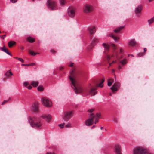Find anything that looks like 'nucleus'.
Wrapping results in <instances>:
<instances>
[{
	"label": "nucleus",
	"instance_id": "nucleus-1",
	"mask_svg": "<svg viewBox=\"0 0 154 154\" xmlns=\"http://www.w3.org/2000/svg\"><path fill=\"white\" fill-rule=\"evenodd\" d=\"M74 71L73 70L70 72L71 76H69V79L71 83V86L76 94H81L83 96L88 95L89 94L93 96L97 93L96 88L91 89L88 93V90L86 88H82L78 82L74 75Z\"/></svg>",
	"mask_w": 154,
	"mask_h": 154
},
{
	"label": "nucleus",
	"instance_id": "nucleus-2",
	"mask_svg": "<svg viewBox=\"0 0 154 154\" xmlns=\"http://www.w3.org/2000/svg\"><path fill=\"white\" fill-rule=\"evenodd\" d=\"M28 122L30 124L31 126L32 127L39 128L42 125V123L41 121L35 117H29Z\"/></svg>",
	"mask_w": 154,
	"mask_h": 154
},
{
	"label": "nucleus",
	"instance_id": "nucleus-3",
	"mask_svg": "<svg viewBox=\"0 0 154 154\" xmlns=\"http://www.w3.org/2000/svg\"><path fill=\"white\" fill-rule=\"evenodd\" d=\"M94 110V108H91L88 110V112L90 113V114H88L89 116V118L85 122V124L87 126L91 125L94 123V119L95 117V116L93 113H91Z\"/></svg>",
	"mask_w": 154,
	"mask_h": 154
},
{
	"label": "nucleus",
	"instance_id": "nucleus-4",
	"mask_svg": "<svg viewBox=\"0 0 154 154\" xmlns=\"http://www.w3.org/2000/svg\"><path fill=\"white\" fill-rule=\"evenodd\" d=\"M133 154H152L147 152L146 149L142 147H139L134 148Z\"/></svg>",
	"mask_w": 154,
	"mask_h": 154
},
{
	"label": "nucleus",
	"instance_id": "nucleus-5",
	"mask_svg": "<svg viewBox=\"0 0 154 154\" xmlns=\"http://www.w3.org/2000/svg\"><path fill=\"white\" fill-rule=\"evenodd\" d=\"M43 105L46 107L49 108L52 106V103L50 100L46 97H42L41 99Z\"/></svg>",
	"mask_w": 154,
	"mask_h": 154
},
{
	"label": "nucleus",
	"instance_id": "nucleus-6",
	"mask_svg": "<svg viewBox=\"0 0 154 154\" xmlns=\"http://www.w3.org/2000/svg\"><path fill=\"white\" fill-rule=\"evenodd\" d=\"M46 5L48 8L50 10H53L56 8V4L54 1L48 0L46 3Z\"/></svg>",
	"mask_w": 154,
	"mask_h": 154
},
{
	"label": "nucleus",
	"instance_id": "nucleus-7",
	"mask_svg": "<svg viewBox=\"0 0 154 154\" xmlns=\"http://www.w3.org/2000/svg\"><path fill=\"white\" fill-rule=\"evenodd\" d=\"M93 10V6L91 5H85L83 7V11L86 13H89L91 12Z\"/></svg>",
	"mask_w": 154,
	"mask_h": 154
},
{
	"label": "nucleus",
	"instance_id": "nucleus-8",
	"mask_svg": "<svg viewBox=\"0 0 154 154\" xmlns=\"http://www.w3.org/2000/svg\"><path fill=\"white\" fill-rule=\"evenodd\" d=\"M30 110L33 113H37L39 112L38 103L35 102L31 106Z\"/></svg>",
	"mask_w": 154,
	"mask_h": 154
},
{
	"label": "nucleus",
	"instance_id": "nucleus-9",
	"mask_svg": "<svg viewBox=\"0 0 154 154\" xmlns=\"http://www.w3.org/2000/svg\"><path fill=\"white\" fill-rule=\"evenodd\" d=\"M75 9L74 8H69L67 11L68 15L71 17H74L75 15Z\"/></svg>",
	"mask_w": 154,
	"mask_h": 154
},
{
	"label": "nucleus",
	"instance_id": "nucleus-10",
	"mask_svg": "<svg viewBox=\"0 0 154 154\" xmlns=\"http://www.w3.org/2000/svg\"><path fill=\"white\" fill-rule=\"evenodd\" d=\"M72 111H69L65 112L63 118L64 120H67L70 118L72 116Z\"/></svg>",
	"mask_w": 154,
	"mask_h": 154
},
{
	"label": "nucleus",
	"instance_id": "nucleus-11",
	"mask_svg": "<svg viewBox=\"0 0 154 154\" xmlns=\"http://www.w3.org/2000/svg\"><path fill=\"white\" fill-rule=\"evenodd\" d=\"M120 84L119 83L116 82L114 83L112 86L110 88L112 92L117 91L118 88L119 87Z\"/></svg>",
	"mask_w": 154,
	"mask_h": 154
},
{
	"label": "nucleus",
	"instance_id": "nucleus-12",
	"mask_svg": "<svg viewBox=\"0 0 154 154\" xmlns=\"http://www.w3.org/2000/svg\"><path fill=\"white\" fill-rule=\"evenodd\" d=\"M96 29L94 26H91L87 29V31L88 33L91 34H93L96 32Z\"/></svg>",
	"mask_w": 154,
	"mask_h": 154
},
{
	"label": "nucleus",
	"instance_id": "nucleus-13",
	"mask_svg": "<svg viewBox=\"0 0 154 154\" xmlns=\"http://www.w3.org/2000/svg\"><path fill=\"white\" fill-rule=\"evenodd\" d=\"M42 118L46 122H49L51 119V116L49 114H44L42 116Z\"/></svg>",
	"mask_w": 154,
	"mask_h": 154
},
{
	"label": "nucleus",
	"instance_id": "nucleus-14",
	"mask_svg": "<svg viewBox=\"0 0 154 154\" xmlns=\"http://www.w3.org/2000/svg\"><path fill=\"white\" fill-rule=\"evenodd\" d=\"M115 152L116 154H122L121 149L120 145L118 144L116 145L115 147Z\"/></svg>",
	"mask_w": 154,
	"mask_h": 154
},
{
	"label": "nucleus",
	"instance_id": "nucleus-15",
	"mask_svg": "<svg viewBox=\"0 0 154 154\" xmlns=\"http://www.w3.org/2000/svg\"><path fill=\"white\" fill-rule=\"evenodd\" d=\"M142 10V6L141 5L138 6L137 7L135 10V12L137 16L140 15V13Z\"/></svg>",
	"mask_w": 154,
	"mask_h": 154
},
{
	"label": "nucleus",
	"instance_id": "nucleus-16",
	"mask_svg": "<svg viewBox=\"0 0 154 154\" xmlns=\"http://www.w3.org/2000/svg\"><path fill=\"white\" fill-rule=\"evenodd\" d=\"M136 42L134 39H131L128 42V45L133 46L135 45Z\"/></svg>",
	"mask_w": 154,
	"mask_h": 154
},
{
	"label": "nucleus",
	"instance_id": "nucleus-17",
	"mask_svg": "<svg viewBox=\"0 0 154 154\" xmlns=\"http://www.w3.org/2000/svg\"><path fill=\"white\" fill-rule=\"evenodd\" d=\"M99 39L97 38H94L92 40V42L91 44L92 46L94 45L96 42H98Z\"/></svg>",
	"mask_w": 154,
	"mask_h": 154
},
{
	"label": "nucleus",
	"instance_id": "nucleus-18",
	"mask_svg": "<svg viewBox=\"0 0 154 154\" xmlns=\"http://www.w3.org/2000/svg\"><path fill=\"white\" fill-rule=\"evenodd\" d=\"M103 46L104 47V48L105 51H108L109 48V45L106 43H103Z\"/></svg>",
	"mask_w": 154,
	"mask_h": 154
},
{
	"label": "nucleus",
	"instance_id": "nucleus-19",
	"mask_svg": "<svg viewBox=\"0 0 154 154\" xmlns=\"http://www.w3.org/2000/svg\"><path fill=\"white\" fill-rule=\"evenodd\" d=\"M109 35L116 42H117L119 38V37L114 36L112 33L110 34Z\"/></svg>",
	"mask_w": 154,
	"mask_h": 154
},
{
	"label": "nucleus",
	"instance_id": "nucleus-20",
	"mask_svg": "<svg viewBox=\"0 0 154 154\" xmlns=\"http://www.w3.org/2000/svg\"><path fill=\"white\" fill-rule=\"evenodd\" d=\"M15 43L16 42L15 41H11L8 42V45L10 48H11Z\"/></svg>",
	"mask_w": 154,
	"mask_h": 154
},
{
	"label": "nucleus",
	"instance_id": "nucleus-21",
	"mask_svg": "<svg viewBox=\"0 0 154 154\" xmlns=\"http://www.w3.org/2000/svg\"><path fill=\"white\" fill-rule=\"evenodd\" d=\"M31 84L34 87H36L38 85V82L37 81H32L31 83Z\"/></svg>",
	"mask_w": 154,
	"mask_h": 154
},
{
	"label": "nucleus",
	"instance_id": "nucleus-22",
	"mask_svg": "<svg viewBox=\"0 0 154 154\" xmlns=\"http://www.w3.org/2000/svg\"><path fill=\"white\" fill-rule=\"evenodd\" d=\"M113 82V81L112 79L111 78L109 79L108 80V86H111Z\"/></svg>",
	"mask_w": 154,
	"mask_h": 154
},
{
	"label": "nucleus",
	"instance_id": "nucleus-23",
	"mask_svg": "<svg viewBox=\"0 0 154 154\" xmlns=\"http://www.w3.org/2000/svg\"><path fill=\"white\" fill-rule=\"evenodd\" d=\"M148 24L149 25H151L154 22V17H153L151 19L148 20Z\"/></svg>",
	"mask_w": 154,
	"mask_h": 154
},
{
	"label": "nucleus",
	"instance_id": "nucleus-24",
	"mask_svg": "<svg viewBox=\"0 0 154 154\" xmlns=\"http://www.w3.org/2000/svg\"><path fill=\"white\" fill-rule=\"evenodd\" d=\"M123 28V27H118L114 30V32L116 33H118Z\"/></svg>",
	"mask_w": 154,
	"mask_h": 154
},
{
	"label": "nucleus",
	"instance_id": "nucleus-25",
	"mask_svg": "<svg viewBox=\"0 0 154 154\" xmlns=\"http://www.w3.org/2000/svg\"><path fill=\"white\" fill-rule=\"evenodd\" d=\"M27 40L30 42H33L35 40L34 39L30 36L27 38Z\"/></svg>",
	"mask_w": 154,
	"mask_h": 154
},
{
	"label": "nucleus",
	"instance_id": "nucleus-26",
	"mask_svg": "<svg viewBox=\"0 0 154 154\" xmlns=\"http://www.w3.org/2000/svg\"><path fill=\"white\" fill-rule=\"evenodd\" d=\"M113 54L109 55H107L106 56V59L108 61V63H109V61L110 60L111 57H113Z\"/></svg>",
	"mask_w": 154,
	"mask_h": 154
},
{
	"label": "nucleus",
	"instance_id": "nucleus-27",
	"mask_svg": "<svg viewBox=\"0 0 154 154\" xmlns=\"http://www.w3.org/2000/svg\"><path fill=\"white\" fill-rule=\"evenodd\" d=\"M66 3L65 0H60V4L61 5H64Z\"/></svg>",
	"mask_w": 154,
	"mask_h": 154
},
{
	"label": "nucleus",
	"instance_id": "nucleus-28",
	"mask_svg": "<svg viewBox=\"0 0 154 154\" xmlns=\"http://www.w3.org/2000/svg\"><path fill=\"white\" fill-rule=\"evenodd\" d=\"M104 79L102 80L101 81V82L98 85V86L100 87H102L103 85L102 84L104 82Z\"/></svg>",
	"mask_w": 154,
	"mask_h": 154
},
{
	"label": "nucleus",
	"instance_id": "nucleus-29",
	"mask_svg": "<svg viewBox=\"0 0 154 154\" xmlns=\"http://www.w3.org/2000/svg\"><path fill=\"white\" fill-rule=\"evenodd\" d=\"M37 89H38V91H42L43 90V87L42 86H39L37 88Z\"/></svg>",
	"mask_w": 154,
	"mask_h": 154
},
{
	"label": "nucleus",
	"instance_id": "nucleus-30",
	"mask_svg": "<svg viewBox=\"0 0 154 154\" xmlns=\"http://www.w3.org/2000/svg\"><path fill=\"white\" fill-rule=\"evenodd\" d=\"M29 52L32 56H35L37 54L36 53H34L30 50H29Z\"/></svg>",
	"mask_w": 154,
	"mask_h": 154
},
{
	"label": "nucleus",
	"instance_id": "nucleus-31",
	"mask_svg": "<svg viewBox=\"0 0 154 154\" xmlns=\"http://www.w3.org/2000/svg\"><path fill=\"white\" fill-rule=\"evenodd\" d=\"M35 64V63H30V64H22V65L23 66H32V65H34Z\"/></svg>",
	"mask_w": 154,
	"mask_h": 154
},
{
	"label": "nucleus",
	"instance_id": "nucleus-32",
	"mask_svg": "<svg viewBox=\"0 0 154 154\" xmlns=\"http://www.w3.org/2000/svg\"><path fill=\"white\" fill-rule=\"evenodd\" d=\"M121 63L122 64L124 65L126 63V60L125 59H123L121 61Z\"/></svg>",
	"mask_w": 154,
	"mask_h": 154
},
{
	"label": "nucleus",
	"instance_id": "nucleus-33",
	"mask_svg": "<svg viewBox=\"0 0 154 154\" xmlns=\"http://www.w3.org/2000/svg\"><path fill=\"white\" fill-rule=\"evenodd\" d=\"M72 127L71 124L70 123H68L66 124L65 125V127L66 128H70Z\"/></svg>",
	"mask_w": 154,
	"mask_h": 154
},
{
	"label": "nucleus",
	"instance_id": "nucleus-34",
	"mask_svg": "<svg viewBox=\"0 0 154 154\" xmlns=\"http://www.w3.org/2000/svg\"><path fill=\"white\" fill-rule=\"evenodd\" d=\"M111 46L112 47V48H113L114 51L117 49V47L116 46V45L114 44H112Z\"/></svg>",
	"mask_w": 154,
	"mask_h": 154
},
{
	"label": "nucleus",
	"instance_id": "nucleus-35",
	"mask_svg": "<svg viewBox=\"0 0 154 154\" xmlns=\"http://www.w3.org/2000/svg\"><path fill=\"white\" fill-rule=\"evenodd\" d=\"M65 125V123H63V124H60L59 125V126L60 127V128H63Z\"/></svg>",
	"mask_w": 154,
	"mask_h": 154
},
{
	"label": "nucleus",
	"instance_id": "nucleus-36",
	"mask_svg": "<svg viewBox=\"0 0 154 154\" xmlns=\"http://www.w3.org/2000/svg\"><path fill=\"white\" fill-rule=\"evenodd\" d=\"M144 54V53H139L137 54V56L138 57H141L143 56Z\"/></svg>",
	"mask_w": 154,
	"mask_h": 154
},
{
	"label": "nucleus",
	"instance_id": "nucleus-37",
	"mask_svg": "<svg viewBox=\"0 0 154 154\" xmlns=\"http://www.w3.org/2000/svg\"><path fill=\"white\" fill-rule=\"evenodd\" d=\"M18 60L20 61L22 63H23L24 62V60L22 58H18Z\"/></svg>",
	"mask_w": 154,
	"mask_h": 154
},
{
	"label": "nucleus",
	"instance_id": "nucleus-38",
	"mask_svg": "<svg viewBox=\"0 0 154 154\" xmlns=\"http://www.w3.org/2000/svg\"><path fill=\"white\" fill-rule=\"evenodd\" d=\"M28 84H29V83L27 82H24V83H23L24 85L25 86H27V85H28Z\"/></svg>",
	"mask_w": 154,
	"mask_h": 154
},
{
	"label": "nucleus",
	"instance_id": "nucleus-39",
	"mask_svg": "<svg viewBox=\"0 0 154 154\" xmlns=\"http://www.w3.org/2000/svg\"><path fill=\"white\" fill-rule=\"evenodd\" d=\"M5 46L4 45L3 47H0V49L2 51H3L5 49Z\"/></svg>",
	"mask_w": 154,
	"mask_h": 154
},
{
	"label": "nucleus",
	"instance_id": "nucleus-40",
	"mask_svg": "<svg viewBox=\"0 0 154 154\" xmlns=\"http://www.w3.org/2000/svg\"><path fill=\"white\" fill-rule=\"evenodd\" d=\"M7 72L5 74V77H7V78H9L10 77V76H9V73H8V74H7Z\"/></svg>",
	"mask_w": 154,
	"mask_h": 154
},
{
	"label": "nucleus",
	"instance_id": "nucleus-41",
	"mask_svg": "<svg viewBox=\"0 0 154 154\" xmlns=\"http://www.w3.org/2000/svg\"><path fill=\"white\" fill-rule=\"evenodd\" d=\"M8 73H9V75H13V73L11 72H10V71H8L7 72V74H8Z\"/></svg>",
	"mask_w": 154,
	"mask_h": 154
},
{
	"label": "nucleus",
	"instance_id": "nucleus-42",
	"mask_svg": "<svg viewBox=\"0 0 154 154\" xmlns=\"http://www.w3.org/2000/svg\"><path fill=\"white\" fill-rule=\"evenodd\" d=\"M123 49L121 48H119V52L120 53H122L123 52Z\"/></svg>",
	"mask_w": 154,
	"mask_h": 154
},
{
	"label": "nucleus",
	"instance_id": "nucleus-43",
	"mask_svg": "<svg viewBox=\"0 0 154 154\" xmlns=\"http://www.w3.org/2000/svg\"><path fill=\"white\" fill-rule=\"evenodd\" d=\"M17 0H10V1L12 3H15Z\"/></svg>",
	"mask_w": 154,
	"mask_h": 154
},
{
	"label": "nucleus",
	"instance_id": "nucleus-44",
	"mask_svg": "<svg viewBox=\"0 0 154 154\" xmlns=\"http://www.w3.org/2000/svg\"><path fill=\"white\" fill-rule=\"evenodd\" d=\"M8 101V100H4L3 102L1 103V105H3L4 103L7 102Z\"/></svg>",
	"mask_w": 154,
	"mask_h": 154
},
{
	"label": "nucleus",
	"instance_id": "nucleus-45",
	"mask_svg": "<svg viewBox=\"0 0 154 154\" xmlns=\"http://www.w3.org/2000/svg\"><path fill=\"white\" fill-rule=\"evenodd\" d=\"M27 88L29 89H31L32 88V87L31 85H29L27 87Z\"/></svg>",
	"mask_w": 154,
	"mask_h": 154
},
{
	"label": "nucleus",
	"instance_id": "nucleus-46",
	"mask_svg": "<svg viewBox=\"0 0 154 154\" xmlns=\"http://www.w3.org/2000/svg\"><path fill=\"white\" fill-rule=\"evenodd\" d=\"M116 62V61H113L111 63H109V66L111 65L112 63H115Z\"/></svg>",
	"mask_w": 154,
	"mask_h": 154
},
{
	"label": "nucleus",
	"instance_id": "nucleus-47",
	"mask_svg": "<svg viewBox=\"0 0 154 154\" xmlns=\"http://www.w3.org/2000/svg\"><path fill=\"white\" fill-rule=\"evenodd\" d=\"M100 113H97L96 114V116L97 117H99L100 116Z\"/></svg>",
	"mask_w": 154,
	"mask_h": 154
},
{
	"label": "nucleus",
	"instance_id": "nucleus-48",
	"mask_svg": "<svg viewBox=\"0 0 154 154\" xmlns=\"http://www.w3.org/2000/svg\"><path fill=\"white\" fill-rule=\"evenodd\" d=\"M8 51V50L6 48H5V49L3 51H4V52H5L6 53Z\"/></svg>",
	"mask_w": 154,
	"mask_h": 154
},
{
	"label": "nucleus",
	"instance_id": "nucleus-49",
	"mask_svg": "<svg viewBox=\"0 0 154 154\" xmlns=\"http://www.w3.org/2000/svg\"><path fill=\"white\" fill-rule=\"evenodd\" d=\"M6 53L7 54H8L10 55V56H11L12 55L11 54V53H10L8 51Z\"/></svg>",
	"mask_w": 154,
	"mask_h": 154
},
{
	"label": "nucleus",
	"instance_id": "nucleus-50",
	"mask_svg": "<svg viewBox=\"0 0 154 154\" xmlns=\"http://www.w3.org/2000/svg\"><path fill=\"white\" fill-rule=\"evenodd\" d=\"M73 63H71V64L69 65V66L70 67H72L73 66Z\"/></svg>",
	"mask_w": 154,
	"mask_h": 154
},
{
	"label": "nucleus",
	"instance_id": "nucleus-51",
	"mask_svg": "<svg viewBox=\"0 0 154 154\" xmlns=\"http://www.w3.org/2000/svg\"><path fill=\"white\" fill-rule=\"evenodd\" d=\"M121 68V66H119L118 67V69H120Z\"/></svg>",
	"mask_w": 154,
	"mask_h": 154
},
{
	"label": "nucleus",
	"instance_id": "nucleus-52",
	"mask_svg": "<svg viewBox=\"0 0 154 154\" xmlns=\"http://www.w3.org/2000/svg\"><path fill=\"white\" fill-rule=\"evenodd\" d=\"M98 121L97 120V119H96L94 122L95 124L97 122H98Z\"/></svg>",
	"mask_w": 154,
	"mask_h": 154
},
{
	"label": "nucleus",
	"instance_id": "nucleus-53",
	"mask_svg": "<svg viewBox=\"0 0 154 154\" xmlns=\"http://www.w3.org/2000/svg\"><path fill=\"white\" fill-rule=\"evenodd\" d=\"M144 51L145 52H146V48H144Z\"/></svg>",
	"mask_w": 154,
	"mask_h": 154
},
{
	"label": "nucleus",
	"instance_id": "nucleus-54",
	"mask_svg": "<svg viewBox=\"0 0 154 154\" xmlns=\"http://www.w3.org/2000/svg\"><path fill=\"white\" fill-rule=\"evenodd\" d=\"M46 154H54V153H47Z\"/></svg>",
	"mask_w": 154,
	"mask_h": 154
},
{
	"label": "nucleus",
	"instance_id": "nucleus-55",
	"mask_svg": "<svg viewBox=\"0 0 154 154\" xmlns=\"http://www.w3.org/2000/svg\"><path fill=\"white\" fill-rule=\"evenodd\" d=\"M114 121V122H117V119H115Z\"/></svg>",
	"mask_w": 154,
	"mask_h": 154
},
{
	"label": "nucleus",
	"instance_id": "nucleus-56",
	"mask_svg": "<svg viewBox=\"0 0 154 154\" xmlns=\"http://www.w3.org/2000/svg\"><path fill=\"white\" fill-rule=\"evenodd\" d=\"M116 58L119 59H120L121 58H119L117 56H116Z\"/></svg>",
	"mask_w": 154,
	"mask_h": 154
},
{
	"label": "nucleus",
	"instance_id": "nucleus-57",
	"mask_svg": "<svg viewBox=\"0 0 154 154\" xmlns=\"http://www.w3.org/2000/svg\"><path fill=\"white\" fill-rule=\"evenodd\" d=\"M21 49H22V50H23V49H24V48H23V47H21Z\"/></svg>",
	"mask_w": 154,
	"mask_h": 154
},
{
	"label": "nucleus",
	"instance_id": "nucleus-58",
	"mask_svg": "<svg viewBox=\"0 0 154 154\" xmlns=\"http://www.w3.org/2000/svg\"><path fill=\"white\" fill-rule=\"evenodd\" d=\"M153 0H148L149 2H151Z\"/></svg>",
	"mask_w": 154,
	"mask_h": 154
},
{
	"label": "nucleus",
	"instance_id": "nucleus-59",
	"mask_svg": "<svg viewBox=\"0 0 154 154\" xmlns=\"http://www.w3.org/2000/svg\"><path fill=\"white\" fill-rule=\"evenodd\" d=\"M14 58L16 59H18V58H17V57H14Z\"/></svg>",
	"mask_w": 154,
	"mask_h": 154
},
{
	"label": "nucleus",
	"instance_id": "nucleus-60",
	"mask_svg": "<svg viewBox=\"0 0 154 154\" xmlns=\"http://www.w3.org/2000/svg\"><path fill=\"white\" fill-rule=\"evenodd\" d=\"M95 127V125H93L92 127V129L94 127Z\"/></svg>",
	"mask_w": 154,
	"mask_h": 154
},
{
	"label": "nucleus",
	"instance_id": "nucleus-61",
	"mask_svg": "<svg viewBox=\"0 0 154 154\" xmlns=\"http://www.w3.org/2000/svg\"><path fill=\"white\" fill-rule=\"evenodd\" d=\"M100 129H101V130H102V129H103V127H101L100 128Z\"/></svg>",
	"mask_w": 154,
	"mask_h": 154
},
{
	"label": "nucleus",
	"instance_id": "nucleus-62",
	"mask_svg": "<svg viewBox=\"0 0 154 154\" xmlns=\"http://www.w3.org/2000/svg\"><path fill=\"white\" fill-rule=\"evenodd\" d=\"M3 36H4V37H5L6 36V35H3Z\"/></svg>",
	"mask_w": 154,
	"mask_h": 154
},
{
	"label": "nucleus",
	"instance_id": "nucleus-63",
	"mask_svg": "<svg viewBox=\"0 0 154 154\" xmlns=\"http://www.w3.org/2000/svg\"><path fill=\"white\" fill-rule=\"evenodd\" d=\"M3 37H3V38H3V39H4V37H4V36H3Z\"/></svg>",
	"mask_w": 154,
	"mask_h": 154
},
{
	"label": "nucleus",
	"instance_id": "nucleus-64",
	"mask_svg": "<svg viewBox=\"0 0 154 154\" xmlns=\"http://www.w3.org/2000/svg\"><path fill=\"white\" fill-rule=\"evenodd\" d=\"M115 78L116 79V77L115 76Z\"/></svg>",
	"mask_w": 154,
	"mask_h": 154
}]
</instances>
